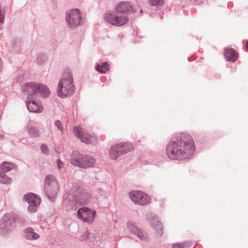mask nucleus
Segmentation results:
<instances>
[{
    "instance_id": "31",
    "label": "nucleus",
    "mask_w": 248,
    "mask_h": 248,
    "mask_svg": "<svg viewBox=\"0 0 248 248\" xmlns=\"http://www.w3.org/2000/svg\"><path fill=\"white\" fill-rule=\"evenodd\" d=\"M62 78H73L71 70L69 68H66L64 70Z\"/></svg>"
},
{
    "instance_id": "34",
    "label": "nucleus",
    "mask_w": 248,
    "mask_h": 248,
    "mask_svg": "<svg viewBox=\"0 0 248 248\" xmlns=\"http://www.w3.org/2000/svg\"><path fill=\"white\" fill-rule=\"evenodd\" d=\"M20 141L22 143H23L24 144H26L28 145H31L33 143L32 142L29 141L28 139H25V138L21 139L20 140Z\"/></svg>"
},
{
    "instance_id": "25",
    "label": "nucleus",
    "mask_w": 248,
    "mask_h": 248,
    "mask_svg": "<svg viewBox=\"0 0 248 248\" xmlns=\"http://www.w3.org/2000/svg\"><path fill=\"white\" fill-rule=\"evenodd\" d=\"M134 234L142 241H146L148 239V234L140 228H139Z\"/></svg>"
},
{
    "instance_id": "4",
    "label": "nucleus",
    "mask_w": 248,
    "mask_h": 248,
    "mask_svg": "<svg viewBox=\"0 0 248 248\" xmlns=\"http://www.w3.org/2000/svg\"><path fill=\"white\" fill-rule=\"evenodd\" d=\"M76 90L73 78H61L59 82L57 93L61 98H65L73 95Z\"/></svg>"
},
{
    "instance_id": "37",
    "label": "nucleus",
    "mask_w": 248,
    "mask_h": 248,
    "mask_svg": "<svg viewBox=\"0 0 248 248\" xmlns=\"http://www.w3.org/2000/svg\"><path fill=\"white\" fill-rule=\"evenodd\" d=\"M206 0H195V1L196 4H201L202 3H203Z\"/></svg>"
},
{
    "instance_id": "23",
    "label": "nucleus",
    "mask_w": 248,
    "mask_h": 248,
    "mask_svg": "<svg viewBox=\"0 0 248 248\" xmlns=\"http://www.w3.org/2000/svg\"><path fill=\"white\" fill-rule=\"evenodd\" d=\"M95 69L101 73H106L109 70V65L107 62L98 63L95 66Z\"/></svg>"
},
{
    "instance_id": "17",
    "label": "nucleus",
    "mask_w": 248,
    "mask_h": 248,
    "mask_svg": "<svg viewBox=\"0 0 248 248\" xmlns=\"http://www.w3.org/2000/svg\"><path fill=\"white\" fill-rule=\"evenodd\" d=\"M224 56L227 61L235 62L238 59V54L232 48H225Z\"/></svg>"
},
{
    "instance_id": "1",
    "label": "nucleus",
    "mask_w": 248,
    "mask_h": 248,
    "mask_svg": "<svg viewBox=\"0 0 248 248\" xmlns=\"http://www.w3.org/2000/svg\"><path fill=\"white\" fill-rule=\"evenodd\" d=\"M195 151L193 139L186 133H179L173 136L166 148L167 155L172 160L189 158Z\"/></svg>"
},
{
    "instance_id": "35",
    "label": "nucleus",
    "mask_w": 248,
    "mask_h": 248,
    "mask_svg": "<svg viewBox=\"0 0 248 248\" xmlns=\"http://www.w3.org/2000/svg\"><path fill=\"white\" fill-rule=\"evenodd\" d=\"M57 165L58 169L60 170L63 167L64 164L61 160L59 158L57 160Z\"/></svg>"
},
{
    "instance_id": "6",
    "label": "nucleus",
    "mask_w": 248,
    "mask_h": 248,
    "mask_svg": "<svg viewBox=\"0 0 248 248\" xmlns=\"http://www.w3.org/2000/svg\"><path fill=\"white\" fill-rule=\"evenodd\" d=\"M104 19L108 24L116 27H121L125 25L129 20L127 16H119L114 12L110 11L104 15Z\"/></svg>"
},
{
    "instance_id": "8",
    "label": "nucleus",
    "mask_w": 248,
    "mask_h": 248,
    "mask_svg": "<svg viewBox=\"0 0 248 248\" xmlns=\"http://www.w3.org/2000/svg\"><path fill=\"white\" fill-rule=\"evenodd\" d=\"M74 198L76 203L79 205L88 204L92 199V194L86 189L78 187L74 193Z\"/></svg>"
},
{
    "instance_id": "20",
    "label": "nucleus",
    "mask_w": 248,
    "mask_h": 248,
    "mask_svg": "<svg viewBox=\"0 0 248 248\" xmlns=\"http://www.w3.org/2000/svg\"><path fill=\"white\" fill-rule=\"evenodd\" d=\"M22 43V40L20 38H16L12 40L11 46L15 53H18L21 51Z\"/></svg>"
},
{
    "instance_id": "41",
    "label": "nucleus",
    "mask_w": 248,
    "mask_h": 248,
    "mask_svg": "<svg viewBox=\"0 0 248 248\" xmlns=\"http://www.w3.org/2000/svg\"><path fill=\"white\" fill-rule=\"evenodd\" d=\"M142 12H142V10H141L140 11V13H142Z\"/></svg>"
},
{
    "instance_id": "5",
    "label": "nucleus",
    "mask_w": 248,
    "mask_h": 248,
    "mask_svg": "<svg viewBox=\"0 0 248 248\" xmlns=\"http://www.w3.org/2000/svg\"><path fill=\"white\" fill-rule=\"evenodd\" d=\"M74 135L82 142L87 144L95 145L97 143V137L93 134L86 132L80 126L73 128Z\"/></svg>"
},
{
    "instance_id": "26",
    "label": "nucleus",
    "mask_w": 248,
    "mask_h": 248,
    "mask_svg": "<svg viewBox=\"0 0 248 248\" xmlns=\"http://www.w3.org/2000/svg\"><path fill=\"white\" fill-rule=\"evenodd\" d=\"M11 178L7 176L4 172L0 171V183L4 184H9L11 182Z\"/></svg>"
},
{
    "instance_id": "29",
    "label": "nucleus",
    "mask_w": 248,
    "mask_h": 248,
    "mask_svg": "<svg viewBox=\"0 0 248 248\" xmlns=\"http://www.w3.org/2000/svg\"><path fill=\"white\" fill-rule=\"evenodd\" d=\"M192 246L191 243L185 242L183 243H178L172 245V248H189Z\"/></svg>"
},
{
    "instance_id": "3",
    "label": "nucleus",
    "mask_w": 248,
    "mask_h": 248,
    "mask_svg": "<svg viewBox=\"0 0 248 248\" xmlns=\"http://www.w3.org/2000/svg\"><path fill=\"white\" fill-rule=\"evenodd\" d=\"M60 189L59 183L56 177L52 175L46 177L45 181V192L48 198L54 202Z\"/></svg>"
},
{
    "instance_id": "39",
    "label": "nucleus",
    "mask_w": 248,
    "mask_h": 248,
    "mask_svg": "<svg viewBox=\"0 0 248 248\" xmlns=\"http://www.w3.org/2000/svg\"><path fill=\"white\" fill-rule=\"evenodd\" d=\"M97 192L100 195H103L104 194V192L101 188H98L97 190Z\"/></svg>"
},
{
    "instance_id": "19",
    "label": "nucleus",
    "mask_w": 248,
    "mask_h": 248,
    "mask_svg": "<svg viewBox=\"0 0 248 248\" xmlns=\"http://www.w3.org/2000/svg\"><path fill=\"white\" fill-rule=\"evenodd\" d=\"M37 88L36 95H40L44 98H46L49 95L50 91L46 86L38 84V88Z\"/></svg>"
},
{
    "instance_id": "10",
    "label": "nucleus",
    "mask_w": 248,
    "mask_h": 248,
    "mask_svg": "<svg viewBox=\"0 0 248 248\" xmlns=\"http://www.w3.org/2000/svg\"><path fill=\"white\" fill-rule=\"evenodd\" d=\"M133 149L132 144L129 143H123L112 146L109 150L111 158L116 159L120 155L126 153Z\"/></svg>"
},
{
    "instance_id": "30",
    "label": "nucleus",
    "mask_w": 248,
    "mask_h": 248,
    "mask_svg": "<svg viewBox=\"0 0 248 248\" xmlns=\"http://www.w3.org/2000/svg\"><path fill=\"white\" fill-rule=\"evenodd\" d=\"M148 2L151 6L158 8L164 4L165 0H149Z\"/></svg>"
},
{
    "instance_id": "7",
    "label": "nucleus",
    "mask_w": 248,
    "mask_h": 248,
    "mask_svg": "<svg viewBox=\"0 0 248 248\" xmlns=\"http://www.w3.org/2000/svg\"><path fill=\"white\" fill-rule=\"evenodd\" d=\"M66 20L68 26L75 29L82 24L80 11L78 9H73L66 13Z\"/></svg>"
},
{
    "instance_id": "28",
    "label": "nucleus",
    "mask_w": 248,
    "mask_h": 248,
    "mask_svg": "<svg viewBox=\"0 0 248 248\" xmlns=\"http://www.w3.org/2000/svg\"><path fill=\"white\" fill-rule=\"evenodd\" d=\"M126 227L133 234L135 233L140 228L137 226L135 222L132 221H129L127 222Z\"/></svg>"
},
{
    "instance_id": "22",
    "label": "nucleus",
    "mask_w": 248,
    "mask_h": 248,
    "mask_svg": "<svg viewBox=\"0 0 248 248\" xmlns=\"http://www.w3.org/2000/svg\"><path fill=\"white\" fill-rule=\"evenodd\" d=\"M27 132L29 136L32 138H37L40 137V132L35 126H28L27 127Z\"/></svg>"
},
{
    "instance_id": "27",
    "label": "nucleus",
    "mask_w": 248,
    "mask_h": 248,
    "mask_svg": "<svg viewBox=\"0 0 248 248\" xmlns=\"http://www.w3.org/2000/svg\"><path fill=\"white\" fill-rule=\"evenodd\" d=\"M47 58L45 54L39 53L37 55L36 62L38 65L44 64L46 61Z\"/></svg>"
},
{
    "instance_id": "14",
    "label": "nucleus",
    "mask_w": 248,
    "mask_h": 248,
    "mask_svg": "<svg viewBox=\"0 0 248 248\" xmlns=\"http://www.w3.org/2000/svg\"><path fill=\"white\" fill-rule=\"evenodd\" d=\"M37 88H38V83L35 82H28L22 86V92L26 93L28 94V96L36 95Z\"/></svg>"
},
{
    "instance_id": "36",
    "label": "nucleus",
    "mask_w": 248,
    "mask_h": 248,
    "mask_svg": "<svg viewBox=\"0 0 248 248\" xmlns=\"http://www.w3.org/2000/svg\"><path fill=\"white\" fill-rule=\"evenodd\" d=\"M89 236V233L88 232V231H86L84 235L82 237V240H85L86 239H87Z\"/></svg>"
},
{
    "instance_id": "2",
    "label": "nucleus",
    "mask_w": 248,
    "mask_h": 248,
    "mask_svg": "<svg viewBox=\"0 0 248 248\" xmlns=\"http://www.w3.org/2000/svg\"><path fill=\"white\" fill-rule=\"evenodd\" d=\"M70 161L75 166L82 169H88L94 167L96 160L89 155L75 153L71 158Z\"/></svg>"
},
{
    "instance_id": "9",
    "label": "nucleus",
    "mask_w": 248,
    "mask_h": 248,
    "mask_svg": "<svg viewBox=\"0 0 248 248\" xmlns=\"http://www.w3.org/2000/svg\"><path fill=\"white\" fill-rule=\"evenodd\" d=\"M129 197L135 204L140 206H145L151 202L150 196L141 191H132L129 192Z\"/></svg>"
},
{
    "instance_id": "33",
    "label": "nucleus",
    "mask_w": 248,
    "mask_h": 248,
    "mask_svg": "<svg viewBox=\"0 0 248 248\" xmlns=\"http://www.w3.org/2000/svg\"><path fill=\"white\" fill-rule=\"evenodd\" d=\"M41 149L44 154L46 155H48L49 154V149L46 144H42L41 146Z\"/></svg>"
},
{
    "instance_id": "18",
    "label": "nucleus",
    "mask_w": 248,
    "mask_h": 248,
    "mask_svg": "<svg viewBox=\"0 0 248 248\" xmlns=\"http://www.w3.org/2000/svg\"><path fill=\"white\" fill-rule=\"evenodd\" d=\"M150 223L151 227L156 232L157 235H161L163 233L162 225L157 217H154Z\"/></svg>"
},
{
    "instance_id": "32",
    "label": "nucleus",
    "mask_w": 248,
    "mask_h": 248,
    "mask_svg": "<svg viewBox=\"0 0 248 248\" xmlns=\"http://www.w3.org/2000/svg\"><path fill=\"white\" fill-rule=\"evenodd\" d=\"M55 125L57 127L58 130L61 131V134L63 133V128L62 123L59 120H57L55 122Z\"/></svg>"
},
{
    "instance_id": "38",
    "label": "nucleus",
    "mask_w": 248,
    "mask_h": 248,
    "mask_svg": "<svg viewBox=\"0 0 248 248\" xmlns=\"http://www.w3.org/2000/svg\"><path fill=\"white\" fill-rule=\"evenodd\" d=\"M3 70V62H2V61L1 59V58H0V73H1L2 72Z\"/></svg>"
},
{
    "instance_id": "11",
    "label": "nucleus",
    "mask_w": 248,
    "mask_h": 248,
    "mask_svg": "<svg viewBox=\"0 0 248 248\" xmlns=\"http://www.w3.org/2000/svg\"><path fill=\"white\" fill-rule=\"evenodd\" d=\"M24 198L29 204L28 206L29 211L32 213L36 212L37 206H39L41 203V199L40 197L35 194L29 193L26 194Z\"/></svg>"
},
{
    "instance_id": "24",
    "label": "nucleus",
    "mask_w": 248,
    "mask_h": 248,
    "mask_svg": "<svg viewBox=\"0 0 248 248\" xmlns=\"http://www.w3.org/2000/svg\"><path fill=\"white\" fill-rule=\"evenodd\" d=\"M15 164L11 162H4L0 166V171L2 172H8L13 169Z\"/></svg>"
},
{
    "instance_id": "16",
    "label": "nucleus",
    "mask_w": 248,
    "mask_h": 248,
    "mask_svg": "<svg viewBox=\"0 0 248 248\" xmlns=\"http://www.w3.org/2000/svg\"><path fill=\"white\" fill-rule=\"evenodd\" d=\"M26 103L28 110L31 112L41 113L43 110V108L40 103L34 100L31 101L29 97H27Z\"/></svg>"
},
{
    "instance_id": "40",
    "label": "nucleus",
    "mask_w": 248,
    "mask_h": 248,
    "mask_svg": "<svg viewBox=\"0 0 248 248\" xmlns=\"http://www.w3.org/2000/svg\"><path fill=\"white\" fill-rule=\"evenodd\" d=\"M18 221H19V222H21V221H22V220H21V218H19V220H18Z\"/></svg>"
},
{
    "instance_id": "13",
    "label": "nucleus",
    "mask_w": 248,
    "mask_h": 248,
    "mask_svg": "<svg viewBox=\"0 0 248 248\" xmlns=\"http://www.w3.org/2000/svg\"><path fill=\"white\" fill-rule=\"evenodd\" d=\"M115 11L117 14H130L135 11L132 3L128 1L119 2L115 7Z\"/></svg>"
},
{
    "instance_id": "21",
    "label": "nucleus",
    "mask_w": 248,
    "mask_h": 248,
    "mask_svg": "<svg viewBox=\"0 0 248 248\" xmlns=\"http://www.w3.org/2000/svg\"><path fill=\"white\" fill-rule=\"evenodd\" d=\"M25 237L31 240H37L39 238V235L34 232L32 228L29 227L24 230Z\"/></svg>"
},
{
    "instance_id": "12",
    "label": "nucleus",
    "mask_w": 248,
    "mask_h": 248,
    "mask_svg": "<svg viewBox=\"0 0 248 248\" xmlns=\"http://www.w3.org/2000/svg\"><path fill=\"white\" fill-rule=\"evenodd\" d=\"M96 215L95 211L90 209L87 207H82L78 209L77 215L78 218L82 219L84 221L92 222L94 219Z\"/></svg>"
},
{
    "instance_id": "15",
    "label": "nucleus",
    "mask_w": 248,
    "mask_h": 248,
    "mask_svg": "<svg viewBox=\"0 0 248 248\" xmlns=\"http://www.w3.org/2000/svg\"><path fill=\"white\" fill-rule=\"evenodd\" d=\"M13 223H15L13 214L6 213L1 219L0 228L5 230H10L12 228Z\"/></svg>"
}]
</instances>
